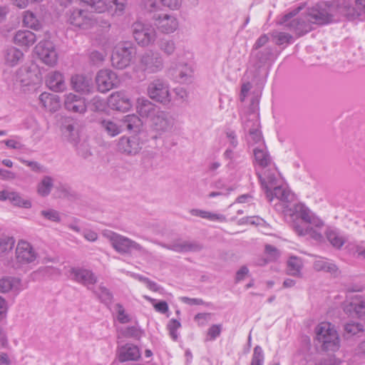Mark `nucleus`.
<instances>
[{"mask_svg": "<svg viewBox=\"0 0 365 365\" xmlns=\"http://www.w3.org/2000/svg\"><path fill=\"white\" fill-rule=\"evenodd\" d=\"M291 216L293 219L292 228L299 236L309 235L317 242L324 241V237L319 231L324 226V221L305 205H294Z\"/></svg>", "mask_w": 365, "mask_h": 365, "instance_id": "1", "label": "nucleus"}, {"mask_svg": "<svg viewBox=\"0 0 365 365\" xmlns=\"http://www.w3.org/2000/svg\"><path fill=\"white\" fill-rule=\"evenodd\" d=\"M301 8L294 9L283 16V23L297 35L302 36L312 30V24H325L332 21V15L325 9H312L307 14L292 19Z\"/></svg>", "mask_w": 365, "mask_h": 365, "instance_id": "2", "label": "nucleus"}, {"mask_svg": "<svg viewBox=\"0 0 365 365\" xmlns=\"http://www.w3.org/2000/svg\"><path fill=\"white\" fill-rule=\"evenodd\" d=\"M103 235L109 240L112 247L120 254H130L133 250L138 251L143 255H148V251L135 241L114 232L106 230Z\"/></svg>", "mask_w": 365, "mask_h": 365, "instance_id": "3", "label": "nucleus"}, {"mask_svg": "<svg viewBox=\"0 0 365 365\" xmlns=\"http://www.w3.org/2000/svg\"><path fill=\"white\" fill-rule=\"evenodd\" d=\"M316 338L324 351H335L339 348V337L334 326L324 322L315 328Z\"/></svg>", "mask_w": 365, "mask_h": 365, "instance_id": "4", "label": "nucleus"}, {"mask_svg": "<svg viewBox=\"0 0 365 365\" xmlns=\"http://www.w3.org/2000/svg\"><path fill=\"white\" fill-rule=\"evenodd\" d=\"M67 23L73 29L87 31L95 28L99 21L91 12L81 9H73L66 14Z\"/></svg>", "mask_w": 365, "mask_h": 365, "instance_id": "5", "label": "nucleus"}, {"mask_svg": "<svg viewBox=\"0 0 365 365\" xmlns=\"http://www.w3.org/2000/svg\"><path fill=\"white\" fill-rule=\"evenodd\" d=\"M136 54V48L132 42L123 41L118 43L113 51L111 63L118 69L128 67Z\"/></svg>", "mask_w": 365, "mask_h": 365, "instance_id": "6", "label": "nucleus"}, {"mask_svg": "<svg viewBox=\"0 0 365 365\" xmlns=\"http://www.w3.org/2000/svg\"><path fill=\"white\" fill-rule=\"evenodd\" d=\"M132 31L135 41L142 47L153 44L157 38L155 29L150 23L135 22L132 26Z\"/></svg>", "mask_w": 365, "mask_h": 365, "instance_id": "7", "label": "nucleus"}, {"mask_svg": "<svg viewBox=\"0 0 365 365\" xmlns=\"http://www.w3.org/2000/svg\"><path fill=\"white\" fill-rule=\"evenodd\" d=\"M261 186L265 191L266 197L269 202L273 201L272 188L279 184L280 177L274 164L262 168L261 172L257 173Z\"/></svg>", "mask_w": 365, "mask_h": 365, "instance_id": "8", "label": "nucleus"}, {"mask_svg": "<svg viewBox=\"0 0 365 365\" xmlns=\"http://www.w3.org/2000/svg\"><path fill=\"white\" fill-rule=\"evenodd\" d=\"M147 92L151 99L164 105L171 101L169 84L162 78H155L152 81L148 84Z\"/></svg>", "mask_w": 365, "mask_h": 365, "instance_id": "9", "label": "nucleus"}, {"mask_svg": "<svg viewBox=\"0 0 365 365\" xmlns=\"http://www.w3.org/2000/svg\"><path fill=\"white\" fill-rule=\"evenodd\" d=\"M139 67L145 73H155L163 68V59L158 53L148 51L140 56Z\"/></svg>", "mask_w": 365, "mask_h": 365, "instance_id": "10", "label": "nucleus"}, {"mask_svg": "<svg viewBox=\"0 0 365 365\" xmlns=\"http://www.w3.org/2000/svg\"><path fill=\"white\" fill-rule=\"evenodd\" d=\"M39 80L38 71L35 65H24L16 72V81L24 91L29 90L30 86H34Z\"/></svg>", "mask_w": 365, "mask_h": 365, "instance_id": "11", "label": "nucleus"}, {"mask_svg": "<svg viewBox=\"0 0 365 365\" xmlns=\"http://www.w3.org/2000/svg\"><path fill=\"white\" fill-rule=\"evenodd\" d=\"M242 125L245 131L248 132L247 140L250 144L259 145L261 143H264L262 133L259 130V122L256 114L250 113L245 118H243Z\"/></svg>", "mask_w": 365, "mask_h": 365, "instance_id": "12", "label": "nucleus"}, {"mask_svg": "<svg viewBox=\"0 0 365 365\" xmlns=\"http://www.w3.org/2000/svg\"><path fill=\"white\" fill-rule=\"evenodd\" d=\"M36 55L45 64L53 66L58 61V53L53 43L48 40L41 41L35 47Z\"/></svg>", "mask_w": 365, "mask_h": 365, "instance_id": "13", "label": "nucleus"}, {"mask_svg": "<svg viewBox=\"0 0 365 365\" xmlns=\"http://www.w3.org/2000/svg\"><path fill=\"white\" fill-rule=\"evenodd\" d=\"M154 26L164 34L174 33L179 26L178 19L172 14H161L153 16Z\"/></svg>", "mask_w": 365, "mask_h": 365, "instance_id": "14", "label": "nucleus"}, {"mask_svg": "<svg viewBox=\"0 0 365 365\" xmlns=\"http://www.w3.org/2000/svg\"><path fill=\"white\" fill-rule=\"evenodd\" d=\"M98 89L101 93H106L118 84L117 75L109 69L100 70L96 77Z\"/></svg>", "mask_w": 365, "mask_h": 365, "instance_id": "15", "label": "nucleus"}, {"mask_svg": "<svg viewBox=\"0 0 365 365\" xmlns=\"http://www.w3.org/2000/svg\"><path fill=\"white\" fill-rule=\"evenodd\" d=\"M143 148V143L137 135L130 137L123 136L118 143V150L127 155H135L138 154Z\"/></svg>", "mask_w": 365, "mask_h": 365, "instance_id": "16", "label": "nucleus"}, {"mask_svg": "<svg viewBox=\"0 0 365 365\" xmlns=\"http://www.w3.org/2000/svg\"><path fill=\"white\" fill-rule=\"evenodd\" d=\"M151 126L158 132H167L172 129L174 119L167 112L157 110L151 116Z\"/></svg>", "mask_w": 365, "mask_h": 365, "instance_id": "17", "label": "nucleus"}, {"mask_svg": "<svg viewBox=\"0 0 365 365\" xmlns=\"http://www.w3.org/2000/svg\"><path fill=\"white\" fill-rule=\"evenodd\" d=\"M108 104L113 110L128 111L132 107L128 93L125 91H118L111 93L108 98Z\"/></svg>", "mask_w": 365, "mask_h": 365, "instance_id": "18", "label": "nucleus"}, {"mask_svg": "<svg viewBox=\"0 0 365 365\" xmlns=\"http://www.w3.org/2000/svg\"><path fill=\"white\" fill-rule=\"evenodd\" d=\"M71 279L86 286L93 290V285L97 282V277L89 269L82 268H71Z\"/></svg>", "mask_w": 365, "mask_h": 365, "instance_id": "19", "label": "nucleus"}, {"mask_svg": "<svg viewBox=\"0 0 365 365\" xmlns=\"http://www.w3.org/2000/svg\"><path fill=\"white\" fill-rule=\"evenodd\" d=\"M37 254L30 243L21 240L18 242L16 249V257L20 263H30L34 262Z\"/></svg>", "mask_w": 365, "mask_h": 365, "instance_id": "20", "label": "nucleus"}, {"mask_svg": "<svg viewBox=\"0 0 365 365\" xmlns=\"http://www.w3.org/2000/svg\"><path fill=\"white\" fill-rule=\"evenodd\" d=\"M64 107L68 111L81 114L87 110L85 99L71 93L65 96Z\"/></svg>", "mask_w": 365, "mask_h": 365, "instance_id": "21", "label": "nucleus"}, {"mask_svg": "<svg viewBox=\"0 0 365 365\" xmlns=\"http://www.w3.org/2000/svg\"><path fill=\"white\" fill-rule=\"evenodd\" d=\"M344 312L359 318L365 317V299L356 295L344 307Z\"/></svg>", "mask_w": 365, "mask_h": 365, "instance_id": "22", "label": "nucleus"}, {"mask_svg": "<svg viewBox=\"0 0 365 365\" xmlns=\"http://www.w3.org/2000/svg\"><path fill=\"white\" fill-rule=\"evenodd\" d=\"M169 73L175 81L180 83H186L191 78L192 70L186 63H178L171 67Z\"/></svg>", "mask_w": 365, "mask_h": 365, "instance_id": "23", "label": "nucleus"}, {"mask_svg": "<svg viewBox=\"0 0 365 365\" xmlns=\"http://www.w3.org/2000/svg\"><path fill=\"white\" fill-rule=\"evenodd\" d=\"M274 59L273 49L271 47H266L258 51H252L251 54V63L259 69L264 66L268 61Z\"/></svg>", "mask_w": 365, "mask_h": 365, "instance_id": "24", "label": "nucleus"}, {"mask_svg": "<svg viewBox=\"0 0 365 365\" xmlns=\"http://www.w3.org/2000/svg\"><path fill=\"white\" fill-rule=\"evenodd\" d=\"M71 86L76 92L83 94H88L93 89L91 78L83 75L77 74L72 76Z\"/></svg>", "mask_w": 365, "mask_h": 365, "instance_id": "25", "label": "nucleus"}, {"mask_svg": "<svg viewBox=\"0 0 365 365\" xmlns=\"http://www.w3.org/2000/svg\"><path fill=\"white\" fill-rule=\"evenodd\" d=\"M118 357L120 362L136 361L140 357V352L137 346L126 344L118 349Z\"/></svg>", "mask_w": 365, "mask_h": 365, "instance_id": "26", "label": "nucleus"}, {"mask_svg": "<svg viewBox=\"0 0 365 365\" xmlns=\"http://www.w3.org/2000/svg\"><path fill=\"white\" fill-rule=\"evenodd\" d=\"M9 200L10 202L19 207L30 208L31 207V202L29 200L24 199L21 195L16 192H9L2 190L0 192V200Z\"/></svg>", "mask_w": 365, "mask_h": 365, "instance_id": "27", "label": "nucleus"}, {"mask_svg": "<svg viewBox=\"0 0 365 365\" xmlns=\"http://www.w3.org/2000/svg\"><path fill=\"white\" fill-rule=\"evenodd\" d=\"M253 153L256 163L262 168H266L274 164L264 143H261L254 148Z\"/></svg>", "mask_w": 365, "mask_h": 365, "instance_id": "28", "label": "nucleus"}, {"mask_svg": "<svg viewBox=\"0 0 365 365\" xmlns=\"http://www.w3.org/2000/svg\"><path fill=\"white\" fill-rule=\"evenodd\" d=\"M46 85L55 92H61L66 89L64 77L59 71H53L48 74Z\"/></svg>", "mask_w": 365, "mask_h": 365, "instance_id": "29", "label": "nucleus"}, {"mask_svg": "<svg viewBox=\"0 0 365 365\" xmlns=\"http://www.w3.org/2000/svg\"><path fill=\"white\" fill-rule=\"evenodd\" d=\"M273 200L274 198L279 200L283 205V208L287 207V203L294 200V194L286 187L282 186L280 184L275 186L272 190Z\"/></svg>", "mask_w": 365, "mask_h": 365, "instance_id": "30", "label": "nucleus"}, {"mask_svg": "<svg viewBox=\"0 0 365 365\" xmlns=\"http://www.w3.org/2000/svg\"><path fill=\"white\" fill-rule=\"evenodd\" d=\"M202 250V246L195 242L177 240L172 242V251L176 252H197Z\"/></svg>", "mask_w": 365, "mask_h": 365, "instance_id": "31", "label": "nucleus"}, {"mask_svg": "<svg viewBox=\"0 0 365 365\" xmlns=\"http://www.w3.org/2000/svg\"><path fill=\"white\" fill-rule=\"evenodd\" d=\"M325 235L329 242L336 249H341L346 242V237L336 228L328 227Z\"/></svg>", "mask_w": 365, "mask_h": 365, "instance_id": "32", "label": "nucleus"}, {"mask_svg": "<svg viewBox=\"0 0 365 365\" xmlns=\"http://www.w3.org/2000/svg\"><path fill=\"white\" fill-rule=\"evenodd\" d=\"M63 136L73 145L77 146L79 140L78 130L76 129L75 123L72 120H66L62 125Z\"/></svg>", "mask_w": 365, "mask_h": 365, "instance_id": "33", "label": "nucleus"}, {"mask_svg": "<svg viewBox=\"0 0 365 365\" xmlns=\"http://www.w3.org/2000/svg\"><path fill=\"white\" fill-rule=\"evenodd\" d=\"M36 41V35L29 30H19L14 36V43L20 46H31Z\"/></svg>", "mask_w": 365, "mask_h": 365, "instance_id": "34", "label": "nucleus"}, {"mask_svg": "<svg viewBox=\"0 0 365 365\" xmlns=\"http://www.w3.org/2000/svg\"><path fill=\"white\" fill-rule=\"evenodd\" d=\"M39 101L45 109L51 112H55L60 108L59 98L54 94L42 93L39 96Z\"/></svg>", "mask_w": 365, "mask_h": 365, "instance_id": "35", "label": "nucleus"}, {"mask_svg": "<svg viewBox=\"0 0 365 365\" xmlns=\"http://www.w3.org/2000/svg\"><path fill=\"white\" fill-rule=\"evenodd\" d=\"M101 128L110 137L120 134L123 130L120 120L103 119L100 121Z\"/></svg>", "mask_w": 365, "mask_h": 365, "instance_id": "36", "label": "nucleus"}, {"mask_svg": "<svg viewBox=\"0 0 365 365\" xmlns=\"http://www.w3.org/2000/svg\"><path fill=\"white\" fill-rule=\"evenodd\" d=\"M5 63L11 67L16 66L24 57L23 52L16 47L7 48L4 53Z\"/></svg>", "mask_w": 365, "mask_h": 365, "instance_id": "37", "label": "nucleus"}, {"mask_svg": "<svg viewBox=\"0 0 365 365\" xmlns=\"http://www.w3.org/2000/svg\"><path fill=\"white\" fill-rule=\"evenodd\" d=\"M54 179L49 175H44L36 185V192L42 197L48 196L53 187Z\"/></svg>", "mask_w": 365, "mask_h": 365, "instance_id": "38", "label": "nucleus"}, {"mask_svg": "<svg viewBox=\"0 0 365 365\" xmlns=\"http://www.w3.org/2000/svg\"><path fill=\"white\" fill-rule=\"evenodd\" d=\"M137 112L142 117L152 116L157 110L155 105L148 99L142 97L138 98L136 103Z\"/></svg>", "mask_w": 365, "mask_h": 365, "instance_id": "39", "label": "nucleus"}, {"mask_svg": "<svg viewBox=\"0 0 365 365\" xmlns=\"http://www.w3.org/2000/svg\"><path fill=\"white\" fill-rule=\"evenodd\" d=\"M190 213L192 216L200 217L203 219H207L210 221L226 222L225 215L218 213H213L209 211L202 210L200 209H192Z\"/></svg>", "mask_w": 365, "mask_h": 365, "instance_id": "40", "label": "nucleus"}, {"mask_svg": "<svg viewBox=\"0 0 365 365\" xmlns=\"http://www.w3.org/2000/svg\"><path fill=\"white\" fill-rule=\"evenodd\" d=\"M120 122L123 125V128L130 131H137L142 125L141 120L135 114L123 117V119L120 120Z\"/></svg>", "mask_w": 365, "mask_h": 365, "instance_id": "41", "label": "nucleus"}, {"mask_svg": "<svg viewBox=\"0 0 365 365\" xmlns=\"http://www.w3.org/2000/svg\"><path fill=\"white\" fill-rule=\"evenodd\" d=\"M313 267L316 271H324L331 274H335L338 269L336 264L321 257H318L314 261Z\"/></svg>", "mask_w": 365, "mask_h": 365, "instance_id": "42", "label": "nucleus"}, {"mask_svg": "<svg viewBox=\"0 0 365 365\" xmlns=\"http://www.w3.org/2000/svg\"><path fill=\"white\" fill-rule=\"evenodd\" d=\"M303 267L301 258L292 256L287 261V272L289 275L299 277Z\"/></svg>", "mask_w": 365, "mask_h": 365, "instance_id": "43", "label": "nucleus"}, {"mask_svg": "<svg viewBox=\"0 0 365 365\" xmlns=\"http://www.w3.org/2000/svg\"><path fill=\"white\" fill-rule=\"evenodd\" d=\"M20 280L17 278L6 277L0 279V292L6 293L17 289Z\"/></svg>", "mask_w": 365, "mask_h": 365, "instance_id": "44", "label": "nucleus"}, {"mask_svg": "<svg viewBox=\"0 0 365 365\" xmlns=\"http://www.w3.org/2000/svg\"><path fill=\"white\" fill-rule=\"evenodd\" d=\"M339 12L346 16L349 20H354L361 16V12L357 6H351L349 2L344 1L343 5L339 8Z\"/></svg>", "mask_w": 365, "mask_h": 365, "instance_id": "45", "label": "nucleus"}, {"mask_svg": "<svg viewBox=\"0 0 365 365\" xmlns=\"http://www.w3.org/2000/svg\"><path fill=\"white\" fill-rule=\"evenodd\" d=\"M158 46L160 50L168 56L172 55L175 51V43L172 39L160 38L158 42Z\"/></svg>", "mask_w": 365, "mask_h": 365, "instance_id": "46", "label": "nucleus"}, {"mask_svg": "<svg viewBox=\"0 0 365 365\" xmlns=\"http://www.w3.org/2000/svg\"><path fill=\"white\" fill-rule=\"evenodd\" d=\"M81 4L91 6L97 13H103L108 10V5L104 0H78Z\"/></svg>", "mask_w": 365, "mask_h": 365, "instance_id": "47", "label": "nucleus"}, {"mask_svg": "<svg viewBox=\"0 0 365 365\" xmlns=\"http://www.w3.org/2000/svg\"><path fill=\"white\" fill-rule=\"evenodd\" d=\"M23 22L25 26L34 30H38L41 27L40 21L37 19L35 14L29 11L24 12Z\"/></svg>", "mask_w": 365, "mask_h": 365, "instance_id": "48", "label": "nucleus"}, {"mask_svg": "<svg viewBox=\"0 0 365 365\" xmlns=\"http://www.w3.org/2000/svg\"><path fill=\"white\" fill-rule=\"evenodd\" d=\"M99 292L93 289V292L98 296L101 301L106 304H110L113 299V295L110 292L103 286H100L98 288Z\"/></svg>", "mask_w": 365, "mask_h": 365, "instance_id": "49", "label": "nucleus"}, {"mask_svg": "<svg viewBox=\"0 0 365 365\" xmlns=\"http://www.w3.org/2000/svg\"><path fill=\"white\" fill-rule=\"evenodd\" d=\"M108 9L115 7V14L120 16L123 14L126 6V0H108L106 3Z\"/></svg>", "mask_w": 365, "mask_h": 365, "instance_id": "50", "label": "nucleus"}, {"mask_svg": "<svg viewBox=\"0 0 365 365\" xmlns=\"http://www.w3.org/2000/svg\"><path fill=\"white\" fill-rule=\"evenodd\" d=\"M15 241L13 237H0V255L11 251L14 246Z\"/></svg>", "mask_w": 365, "mask_h": 365, "instance_id": "51", "label": "nucleus"}, {"mask_svg": "<svg viewBox=\"0 0 365 365\" xmlns=\"http://www.w3.org/2000/svg\"><path fill=\"white\" fill-rule=\"evenodd\" d=\"M40 214L43 218L53 222H59L61 220L59 212L53 209L43 210Z\"/></svg>", "mask_w": 365, "mask_h": 365, "instance_id": "52", "label": "nucleus"}, {"mask_svg": "<svg viewBox=\"0 0 365 365\" xmlns=\"http://www.w3.org/2000/svg\"><path fill=\"white\" fill-rule=\"evenodd\" d=\"M115 312L117 313V319L121 324H126L130 321V317L125 313V310L121 304L115 305Z\"/></svg>", "mask_w": 365, "mask_h": 365, "instance_id": "53", "label": "nucleus"}, {"mask_svg": "<svg viewBox=\"0 0 365 365\" xmlns=\"http://www.w3.org/2000/svg\"><path fill=\"white\" fill-rule=\"evenodd\" d=\"M89 104L91 110L95 112L103 111L106 109V103L99 96L93 97Z\"/></svg>", "mask_w": 365, "mask_h": 365, "instance_id": "54", "label": "nucleus"}, {"mask_svg": "<svg viewBox=\"0 0 365 365\" xmlns=\"http://www.w3.org/2000/svg\"><path fill=\"white\" fill-rule=\"evenodd\" d=\"M272 37L276 40L277 45H282L286 43H289L292 39V36L285 32H273Z\"/></svg>", "mask_w": 365, "mask_h": 365, "instance_id": "55", "label": "nucleus"}, {"mask_svg": "<svg viewBox=\"0 0 365 365\" xmlns=\"http://www.w3.org/2000/svg\"><path fill=\"white\" fill-rule=\"evenodd\" d=\"M263 362L264 353L262 349L259 346H257L254 349L251 365H263Z\"/></svg>", "mask_w": 365, "mask_h": 365, "instance_id": "56", "label": "nucleus"}, {"mask_svg": "<svg viewBox=\"0 0 365 365\" xmlns=\"http://www.w3.org/2000/svg\"><path fill=\"white\" fill-rule=\"evenodd\" d=\"M181 327V324L179 321L172 319L170 320L168 324V329L169 330V334L171 338L174 341H177L178 336L177 333V330Z\"/></svg>", "mask_w": 365, "mask_h": 365, "instance_id": "57", "label": "nucleus"}, {"mask_svg": "<svg viewBox=\"0 0 365 365\" xmlns=\"http://www.w3.org/2000/svg\"><path fill=\"white\" fill-rule=\"evenodd\" d=\"M264 252L269 261L277 260L280 256V252L274 246L266 245Z\"/></svg>", "mask_w": 365, "mask_h": 365, "instance_id": "58", "label": "nucleus"}, {"mask_svg": "<svg viewBox=\"0 0 365 365\" xmlns=\"http://www.w3.org/2000/svg\"><path fill=\"white\" fill-rule=\"evenodd\" d=\"M345 331L351 334H356L363 331V326L359 323H347L344 326Z\"/></svg>", "mask_w": 365, "mask_h": 365, "instance_id": "59", "label": "nucleus"}, {"mask_svg": "<svg viewBox=\"0 0 365 365\" xmlns=\"http://www.w3.org/2000/svg\"><path fill=\"white\" fill-rule=\"evenodd\" d=\"M222 327L220 324L212 325L207 331V335L210 336V339L214 340L220 336L221 333Z\"/></svg>", "mask_w": 365, "mask_h": 365, "instance_id": "60", "label": "nucleus"}, {"mask_svg": "<svg viewBox=\"0 0 365 365\" xmlns=\"http://www.w3.org/2000/svg\"><path fill=\"white\" fill-rule=\"evenodd\" d=\"M160 1L164 6L173 10L178 9L182 4V0H160Z\"/></svg>", "mask_w": 365, "mask_h": 365, "instance_id": "61", "label": "nucleus"}, {"mask_svg": "<svg viewBox=\"0 0 365 365\" xmlns=\"http://www.w3.org/2000/svg\"><path fill=\"white\" fill-rule=\"evenodd\" d=\"M123 335L126 337L138 338L140 336V331L135 327H128L124 330Z\"/></svg>", "mask_w": 365, "mask_h": 365, "instance_id": "62", "label": "nucleus"}, {"mask_svg": "<svg viewBox=\"0 0 365 365\" xmlns=\"http://www.w3.org/2000/svg\"><path fill=\"white\" fill-rule=\"evenodd\" d=\"M269 41V37L266 34L262 35L255 42L253 46L252 51H257L259 48L264 46Z\"/></svg>", "mask_w": 365, "mask_h": 365, "instance_id": "63", "label": "nucleus"}, {"mask_svg": "<svg viewBox=\"0 0 365 365\" xmlns=\"http://www.w3.org/2000/svg\"><path fill=\"white\" fill-rule=\"evenodd\" d=\"M155 309L162 314H165L168 311V305L166 302L160 301L153 304Z\"/></svg>", "mask_w": 365, "mask_h": 365, "instance_id": "64", "label": "nucleus"}]
</instances>
